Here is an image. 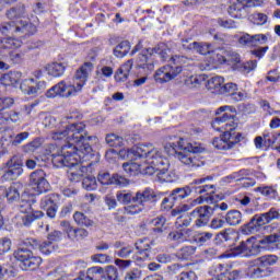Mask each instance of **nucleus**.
I'll list each match as a JSON object with an SVG mask.
<instances>
[{
    "label": "nucleus",
    "instance_id": "22",
    "mask_svg": "<svg viewBox=\"0 0 280 280\" xmlns=\"http://www.w3.org/2000/svg\"><path fill=\"white\" fill-rule=\"evenodd\" d=\"M152 242L149 238H140L136 242L137 254L133 256V260L137 264H141V261H148L150 259V246Z\"/></svg>",
    "mask_w": 280,
    "mask_h": 280
},
{
    "label": "nucleus",
    "instance_id": "30",
    "mask_svg": "<svg viewBox=\"0 0 280 280\" xmlns=\"http://www.w3.org/2000/svg\"><path fill=\"white\" fill-rule=\"evenodd\" d=\"M5 196L9 202H14L21 198V192H19V187L16 185L11 186L8 190L5 187H0V196Z\"/></svg>",
    "mask_w": 280,
    "mask_h": 280
},
{
    "label": "nucleus",
    "instance_id": "56",
    "mask_svg": "<svg viewBox=\"0 0 280 280\" xmlns=\"http://www.w3.org/2000/svg\"><path fill=\"white\" fill-rule=\"evenodd\" d=\"M213 237V233L210 232H201L197 235V242L198 244H207V242H210V240Z\"/></svg>",
    "mask_w": 280,
    "mask_h": 280
},
{
    "label": "nucleus",
    "instance_id": "1",
    "mask_svg": "<svg viewBox=\"0 0 280 280\" xmlns=\"http://www.w3.org/2000/svg\"><path fill=\"white\" fill-rule=\"evenodd\" d=\"M84 128H86L84 122L70 124L66 125L65 129L50 135L52 141L65 143L59 153L52 154V164L55 167H68V177L72 183H80L89 174L91 164L88 166L82 164L85 161H91V156H93V148L89 141L97 139L88 137Z\"/></svg>",
    "mask_w": 280,
    "mask_h": 280
},
{
    "label": "nucleus",
    "instance_id": "33",
    "mask_svg": "<svg viewBox=\"0 0 280 280\" xmlns=\"http://www.w3.org/2000/svg\"><path fill=\"white\" fill-rule=\"evenodd\" d=\"M130 51V42L122 40L114 48V56L116 58H124L128 56Z\"/></svg>",
    "mask_w": 280,
    "mask_h": 280
},
{
    "label": "nucleus",
    "instance_id": "25",
    "mask_svg": "<svg viewBox=\"0 0 280 280\" xmlns=\"http://www.w3.org/2000/svg\"><path fill=\"white\" fill-rule=\"evenodd\" d=\"M97 180L101 185H119V187H126L128 185V179L119 174L110 176L109 173H100Z\"/></svg>",
    "mask_w": 280,
    "mask_h": 280
},
{
    "label": "nucleus",
    "instance_id": "48",
    "mask_svg": "<svg viewBox=\"0 0 280 280\" xmlns=\"http://www.w3.org/2000/svg\"><path fill=\"white\" fill-rule=\"evenodd\" d=\"M39 250L43 255H51L56 250V245L51 243V241L44 242L39 245Z\"/></svg>",
    "mask_w": 280,
    "mask_h": 280
},
{
    "label": "nucleus",
    "instance_id": "27",
    "mask_svg": "<svg viewBox=\"0 0 280 280\" xmlns=\"http://www.w3.org/2000/svg\"><path fill=\"white\" fill-rule=\"evenodd\" d=\"M137 69L142 70V73L148 75L154 71V61L145 54H140L137 59Z\"/></svg>",
    "mask_w": 280,
    "mask_h": 280
},
{
    "label": "nucleus",
    "instance_id": "44",
    "mask_svg": "<svg viewBox=\"0 0 280 280\" xmlns=\"http://www.w3.org/2000/svg\"><path fill=\"white\" fill-rule=\"evenodd\" d=\"M73 220L79 224V226H91V220L84 215L82 212H75L73 214Z\"/></svg>",
    "mask_w": 280,
    "mask_h": 280
},
{
    "label": "nucleus",
    "instance_id": "60",
    "mask_svg": "<svg viewBox=\"0 0 280 280\" xmlns=\"http://www.w3.org/2000/svg\"><path fill=\"white\" fill-rule=\"evenodd\" d=\"M235 91H237V84L230 82L223 85L222 92L226 93L228 95L232 96Z\"/></svg>",
    "mask_w": 280,
    "mask_h": 280
},
{
    "label": "nucleus",
    "instance_id": "7",
    "mask_svg": "<svg viewBox=\"0 0 280 280\" xmlns=\"http://www.w3.org/2000/svg\"><path fill=\"white\" fill-rule=\"evenodd\" d=\"M23 14H25V5L23 4L19 5L18 8H12L10 11H8V19L11 21L15 19V21L3 24L1 27L2 34H8V32L24 34L25 36L36 34V25L28 23V21L23 18Z\"/></svg>",
    "mask_w": 280,
    "mask_h": 280
},
{
    "label": "nucleus",
    "instance_id": "3",
    "mask_svg": "<svg viewBox=\"0 0 280 280\" xmlns=\"http://www.w3.org/2000/svg\"><path fill=\"white\" fill-rule=\"evenodd\" d=\"M224 113L222 117H218L212 121V128L218 132H223L220 138L212 140L215 150H231L233 145L242 141V133L233 132L235 130V107L225 105L217 110V115Z\"/></svg>",
    "mask_w": 280,
    "mask_h": 280
},
{
    "label": "nucleus",
    "instance_id": "5",
    "mask_svg": "<svg viewBox=\"0 0 280 280\" xmlns=\"http://www.w3.org/2000/svg\"><path fill=\"white\" fill-rule=\"evenodd\" d=\"M91 71H93V63H83L77 70L72 80H61L46 92V97L49 100H54V97H78L82 89L86 85Z\"/></svg>",
    "mask_w": 280,
    "mask_h": 280
},
{
    "label": "nucleus",
    "instance_id": "45",
    "mask_svg": "<svg viewBox=\"0 0 280 280\" xmlns=\"http://www.w3.org/2000/svg\"><path fill=\"white\" fill-rule=\"evenodd\" d=\"M196 254V247L185 246L180 248L177 253L179 259H189L192 255Z\"/></svg>",
    "mask_w": 280,
    "mask_h": 280
},
{
    "label": "nucleus",
    "instance_id": "31",
    "mask_svg": "<svg viewBox=\"0 0 280 280\" xmlns=\"http://www.w3.org/2000/svg\"><path fill=\"white\" fill-rule=\"evenodd\" d=\"M225 222L229 226H237V224H242V212L238 210L228 211Z\"/></svg>",
    "mask_w": 280,
    "mask_h": 280
},
{
    "label": "nucleus",
    "instance_id": "15",
    "mask_svg": "<svg viewBox=\"0 0 280 280\" xmlns=\"http://www.w3.org/2000/svg\"><path fill=\"white\" fill-rule=\"evenodd\" d=\"M154 144L152 143H141L132 147L131 149H121L118 152V159L126 161V159H137V156H148L154 152Z\"/></svg>",
    "mask_w": 280,
    "mask_h": 280
},
{
    "label": "nucleus",
    "instance_id": "62",
    "mask_svg": "<svg viewBox=\"0 0 280 280\" xmlns=\"http://www.w3.org/2000/svg\"><path fill=\"white\" fill-rule=\"evenodd\" d=\"M178 280H198V276L194 271H184L178 276Z\"/></svg>",
    "mask_w": 280,
    "mask_h": 280
},
{
    "label": "nucleus",
    "instance_id": "23",
    "mask_svg": "<svg viewBox=\"0 0 280 280\" xmlns=\"http://www.w3.org/2000/svg\"><path fill=\"white\" fill-rule=\"evenodd\" d=\"M183 46L186 49H190V51H196L197 54H201V56H207L206 60L201 63H199V69L200 67H202V65H207L209 63L211 59L212 54H215V51L211 50V44H207V43H198V42H194L191 44H189L188 46L183 44Z\"/></svg>",
    "mask_w": 280,
    "mask_h": 280
},
{
    "label": "nucleus",
    "instance_id": "14",
    "mask_svg": "<svg viewBox=\"0 0 280 280\" xmlns=\"http://www.w3.org/2000/svg\"><path fill=\"white\" fill-rule=\"evenodd\" d=\"M13 257L16 261H20L22 270H36V268H38L43 262L40 257L34 256L32 250L24 247L18 248L13 253Z\"/></svg>",
    "mask_w": 280,
    "mask_h": 280
},
{
    "label": "nucleus",
    "instance_id": "28",
    "mask_svg": "<svg viewBox=\"0 0 280 280\" xmlns=\"http://www.w3.org/2000/svg\"><path fill=\"white\" fill-rule=\"evenodd\" d=\"M48 75L52 78H62L65 71H67V65L62 62H51L45 67Z\"/></svg>",
    "mask_w": 280,
    "mask_h": 280
},
{
    "label": "nucleus",
    "instance_id": "42",
    "mask_svg": "<svg viewBox=\"0 0 280 280\" xmlns=\"http://www.w3.org/2000/svg\"><path fill=\"white\" fill-rule=\"evenodd\" d=\"M116 198L121 205H128V202H132L135 200L132 192H128L126 190L118 191L116 194Z\"/></svg>",
    "mask_w": 280,
    "mask_h": 280
},
{
    "label": "nucleus",
    "instance_id": "17",
    "mask_svg": "<svg viewBox=\"0 0 280 280\" xmlns=\"http://www.w3.org/2000/svg\"><path fill=\"white\" fill-rule=\"evenodd\" d=\"M7 170L3 174L4 180H16L19 176L23 175V159L19 155H13L7 162Z\"/></svg>",
    "mask_w": 280,
    "mask_h": 280
},
{
    "label": "nucleus",
    "instance_id": "43",
    "mask_svg": "<svg viewBox=\"0 0 280 280\" xmlns=\"http://www.w3.org/2000/svg\"><path fill=\"white\" fill-rule=\"evenodd\" d=\"M187 86L190 89H198L205 84V77L202 75H192L186 81Z\"/></svg>",
    "mask_w": 280,
    "mask_h": 280
},
{
    "label": "nucleus",
    "instance_id": "34",
    "mask_svg": "<svg viewBox=\"0 0 280 280\" xmlns=\"http://www.w3.org/2000/svg\"><path fill=\"white\" fill-rule=\"evenodd\" d=\"M60 226L62 229V231H65V233H67L68 237H75V234L78 233L79 235H85L88 236L89 233L86 232V230H75L71 226V223H69L68 221H61Z\"/></svg>",
    "mask_w": 280,
    "mask_h": 280
},
{
    "label": "nucleus",
    "instance_id": "41",
    "mask_svg": "<svg viewBox=\"0 0 280 280\" xmlns=\"http://www.w3.org/2000/svg\"><path fill=\"white\" fill-rule=\"evenodd\" d=\"M21 118L19 117V113L16 112H4L1 113L0 116V126H3L7 121H13L14 124L19 121Z\"/></svg>",
    "mask_w": 280,
    "mask_h": 280
},
{
    "label": "nucleus",
    "instance_id": "38",
    "mask_svg": "<svg viewBox=\"0 0 280 280\" xmlns=\"http://www.w3.org/2000/svg\"><path fill=\"white\" fill-rule=\"evenodd\" d=\"M171 195L177 202V200H184V198L189 197L191 195V188L189 187L176 188L171 192Z\"/></svg>",
    "mask_w": 280,
    "mask_h": 280
},
{
    "label": "nucleus",
    "instance_id": "47",
    "mask_svg": "<svg viewBox=\"0 0 280 280\" xmlns=\"http://www.w3.org/2000/svg\"><path fill=\"white\" fill-rule=\"evenodd\" d=\"M257 189L262 196H266V198H277V189H275L273 187L262 186L258 187Z\"/></svg>",
    "mask_w": 280,
    "mask_h": 280
},
{
    "label": "nucleus",
    "instance_id": "36",
    "mask_svg": "<svg viewBox=\"0 0 280 280\" xmlns=\"http://www.w3.org/2000/svg\"><path fill=\"white\" fill-rule=\"evenodd\" d=\"M106 143L110 148H124V145H126V140L115 133H109L106 136Z\"/></svg>",
    "mask_w": 280,
    "mask_h": 280
},
{
    "label": "nucleus",
    "instance_id": "63",
    "mask_svg": "<svg viewBox=\"0 0 280 280\" xmlns=\"http://www.w3.org/2000/svg\"><path fill=\"white\" fill-rule=\"evenodd\" d=\"M125 280H141V270L135 269L127 272Z\"/></svg>",
    "mask_w": 280,
    "mask_h": 280
},
{
    "label": "nucleus",
    "instance_id": "24",
    "mask_svg": "<svg viewBox=\"0 0 280 280\" xmlns=\"http://www.w3.org/2000/svg\"><path fill=\"white\" fill-rule=\"evenodd\" d=\"M58 195H48L42 198L39 207L44 209L48 215V218H56V213H58Z\"/></svg>",
    "mask_w": 280,
    "mask_h": 280
},
{
    "label": "nucleus",
    "instance_id": "10",
    "mask_svg": "<svg viewBox=\"0 0 280 280\" xmlns=\"http://www.w3.org/2000/svg\"><path fill=\"white\" fill-rule=\"evenodd\" d=\"M209 189H213V185H203L196 187V194H201V196L195 200H192L190 203H186L180 207V209L173 210L172 215H178L180 211H189L191 207H196L197 205H202V202L213 203L218 202V200H222V197L220 195H215L214 191H209ZM206 194V195H202Z\"/></svg>",
    "mask_w": 280,
    "mask_h": 280
},
{
    "label": "nucleus",
    "instance_id": "55",
    "mask_svg": "<svg viewBox=\"0 0 280 280\" xmlns=\"http://www.w3.org/2000/svg\"><path fill=\"white\" fill-rule=\"evenodd\" d=\"M278 259L279 258L276 255L262 256L260 257V264H262V266H275Z\"/></svg>",
    "mask_w": 280,
    "mask_h": 280
},
{
    "label": "nucleus",
    "instance_id": "40",
    "mask_svg": "<svg viewBox=\"0 0 280 280\" xmlns=\"http://www.w3.org/2000/svg\"><path fill=\"white\" fill-rule=\"evenodd\" d=\"M25 55L21 51H9L8 56L4 58L7 62H11L12 65H21L23 62V57Z\"/></svg>",
    "mask_w": 280,
    "mask_h": 280
},
{
    "label": "nucleus",
    "instance_id": "9",
    "mask_svg": "<svg viewBox=\"0 0 280 280\" xmlns=\"http://www.w3.org/2000/svg\"><path fill=\"white\" fill-rule=\"evenodd\" d=\"M163 194L154 191L151 188L144 189L142 192L139 191L133 197L132 203L125 207V213L127 215H137L145 209V202L154 201L156 198H161Z\"/></svg>",
    "mask_w": 280,
    "mask_h": 280
},
{
    "label": "nucleus",
    "instance_id": "13",
    "mask_svg": "<svg viewBox=\"0 0 280 280\" xmlns=\"http://www.w3.org/2000/svg\"><path fill=\"white\" fill-rule=\"evenodd\" d=\"M32 202H34V197H30L27 192H24L20 203V213H22L21 218L24 226H30L32 222L39 220V218H43L44 215L43 211L32 210Z\"/></svg>",
    "mask_w": 280,
    "mask_h": 280
},
{
    "label": "nucleus",
    "instance_id": "51",
    "mask_svg": "<svg viewBox=\"0 0 280 280\" xmlns=\"http://www.w3.org/2000/svg\"><path fill=\"white\" fill-rule=\"evenodd\" d=\"M105 278L106 280H118L119 273H117V269L113 266H107L105 268Z\"/></svg>",
    "mask_w": 280,
    "mask_h": 280
},
{
    "label": "nucleus",
    "instance_id": "2",
    "mask_svg": "<svg viewBox=\"0 0 280 280\" xmlns=\"http://www.w3.org/2000/svg\"><path fill=\"white\" fill-rule=\"evenodd\" d=\"M133 160L138 162L129 161L122 164L124 172L129 176L156 174L161 183H176L178 179L176 173L170 172V160L163 154L162 149L155 147L149 155L137 156Z\"/></svg>",
    "mask_w": 280,
    "mask_h": 280
},
{
    "label": "nucleus",
    "instance_id": "46",
    "mask_svg": "<svg viewBox=\"0 0 280 280\" xmlns=\"http://www.w3.org/2000/svg\"><path fill=\"white\" fill-rule=\"evenodd\" d=\"M42 145H43V140H40V138H36L32 142L24 145V152H28V153L36 152V150H38V148H40Z\"/></svg>",
    "mask_w": 280,
    "mask_h": 280
},
{
    "label": "nucleus",
    "instance_id": "58",
    "mask_svg": "<svg viewBox=\"0 0 280 280\" xmlns=\"http://www.w3.org/2000/svg\"><path fill=\"white\" fill-rule=\"evenodd\" d=\"M105 159L108 163H117V159H119V153L115 151V149H109L105 153Z\"/></svg>",
    "mask_w": 280,
    "mask_h": 280
},
{
    "label": "nucleus",
    "instance_id": "39",
    "mask_svg": "<svg viewBox=\"0 0 280 280\" xmlns=\"http://www.w3.org/2000/svg\"><path fill=\"white\" fill-rule=\"evenodd\" d=\"M148 226H153V231L158 233H163V228L165 226V218L158 217L153 220L147 221Z\"/></svg>",
    "mask_w": 280,
    "mask_h": 280
},
{
    "label": "nucleus",
    "instance_id": "64",
    "mask_svg": "<svg viewBox=\"0 0 280 280\" xmlns=\"http://www.w3.org/2000/svg\"><path fill=\"white\" fill-rule=\"evenodd\" d=\"M168 240L171 242H185V236L180 232H171L168 234Z\"/></svg>",
    "mask_w": 280,
    "mask_h": 280
},
{
    "label": "nucleus",
    "instance_id": "49",
    "mask_svg": "<svg viewBox=\"0 0 280 280\" xmlns=\"http://www.w3.org/2000/svg\"><path fill=\"white\" fill-rule=\"evenodd\" d=\"M12 248V241L8 237L0 238V255H5V253H10Z\"/></svg>",
    "mask_w": 280,
    "mask_h": 280
},
{
    "label": "nucleus",
    "instance_id": "11",
    "mask_svg": "<svg viewBox=\"0 0 280 280\" xmlns=\"http://www.w3.org/2000/svg\"><path fill=\"white\" fill-rule=\"evenodd\" d=\"M240 62H242L240 54L233 50L228 51L225 57L218 52H212L210 61L200 66V71H213V69H218L220 65H230L235 67V65H240Z\"/></svg>",
    "mask_w": 280,
    "mask_h": 280
},
{
    "label": "nucleus",
    "instance_id": "20",
    "mask_svg": "<svg viewBox=\"0 0 280 280\" xmlns=\"http://www.w3.org/2000/svg\"><path fill=\"white\" fill-rule=\"evenodd\" d=\"M270 38V34H256L250 35L248 33H244L238 38V44L243 47H259V45H266Z\"/></svg>",
    "mask_w": 280,
    "mask_h": 280
},
{
    "label": "nucleus",
    "instance_id": "35",
    "mask_svg": "<svg viewBox=\"0 0 280 280\" xmlns=\"http://www.w3.org/2000/svg\"><path fill=\"white\" fill-rule=\"evenodd\" d=\"M237 240V232L228 229L217 234V242H235Z\"/></svg>",
    "mask_w": 280,
    "mask_h": 280
},
{
    "label": "nucleus",
    "instance_id": "19",
    "mask_svg": "<svg viewBox=\"0 0 280 280\" xmlns=\"http://www.w3.org/2000/svg\"><path fill=\"white\" fill-rule=\"evenodd\" d=\"M23 43L20 39L16 38H4L0 42V54H3V49H19ZM7 56L5 55H0V69L2 71H8L10 69V61L5 60Z\"/></svg>",
    "mask_w": 280,
    "mask_h": 280
},
{
    "label": "nucleus",
    "instance_id": "29",
    "mask_svg": "<svg viewBox=\"0 0 280 280\" xmlns=\"http://www.w3.org/2000/svg\"><path fill=\"white\" fill-rule=\"evenodd\" d=\"M132 70V60H128L124 63L115 73L114 78L116 82H126Z\"/></svg>",
    "mask_w": 280,
    "mask_h": 280
},
{
    "label": "nucleus",
    "instance_id": "6",
    "mask_svg": "<svg viewBox=\"0 0 280 280\" xmlns=\"http://www.w3.org/2000/svg\"><path fill=\"white\" fill-rule=\"evenodd\" d=\"M164 152H166L168 156L177 158L188 170H196L202 165V161H200L196 154L205 152V147L197 142L191 143L179 138L176 142H168L164 145Z\"/></svg>",
    "mask_w": 280,
    "mask_h": 280
},
{
    "label": "nucleus",
    "instance_id": "26",
    "mask_svg": "<svg viewBox=\"0 0 280 280\" xmlns=\"http://www.w3.org/2000/svg\"><path fill=\"white\" fill-rule=\"evenodd\" d=\"M21 80H23V72L11 71L0 78V83L3 84V86H16Z\"/></svg>",
    "mask_w": 280,
    "mask_h": 280
},
{
    "label": "nucleus",
    "instance_id": "8",
    "mask_svg": "<svg viewBox=\"0 0 280 280\" xmlns=\"http://www.w3.org/2000/svg\"><path fill=\"white\" fill-rule=\"evenodd\" d=\"M268 246L270 244H275L277 248H280V229L276 230L273 233H271L268 236H265L264 238L259 240L257 242V238L252 237L248 238L246 242H242L232 253L233 257H253L255 255H259L260 253V246Z\"/></svg>",
    "mask_w": 280,
    "mask_h": 280
},
{
    "label": "nucleus",
    "instance_id": "54",
    "mask_svg": "<svg viewBox=\"0 0 280 280\" xmlns=\"http://www.w3.org/2000/svg\"><path fill=\"white\" fill-rule=\"evenodd\" d=\"M30 138V132L27 131H24V132H21V133H18L12 140H11V143L12 145H21V143L23 141H26V139Z\"/></svg>",
    "mask_w": 280,
    "mask_h": 280
},
{
    "label": "nucleus",
    "instance_id": "53",
    "mask_svg": "<svg viewBox=\"0 0 280 280\" xmlns=\"http://www.w3.org/2000/svg\"><path fill=\"white\" fill-rule=\"evenodd\" d=\"M174 205H176V199L172 194L162 200V209H165L166 211L173 209Z\"/></svg>",
    "mask_w": 280,
    "mask_h": 280
},
{
    "label": "nucleus",
    "instance_id": "50",
    "mask_svg": "<svg viewBox=\"0 0 280 280\" xmlns=\"http://www.w3.org/2000/svg\"><path fill=\"white\" fill-rule=\"evenodd\" d=\"M218 24L224 30H235L237 27V22L229 19H219Z\"/></svg>",
    "mask_w": 280,
    "mask_h": 280
},
{
    "label": "nucleus",
    "instance_id": "21",
    "mask_svg": "<svg viewBox=\"0 0 280 280\" xmlns=\"http://www.w3.org/2000/svg\"><path fill=\"white\" fill-rule=\"evenodd\" d=\"M266 224H270L268 214H256L247 224L242 226V233L245 235H248V233H257L260 231L261 226H266Z\"/></svg>",
    "mask_w": 280,
    "mask_h": 280
},
{
    "label": "nucleus",
    "instance_id": "59",
    "mask_svg": "<svg viewBox=\"0 0 280 280\" xmlns=\"http://www.w3.org/2000/svg\"><path fill=\"white\" fill-rule=\"evenodd\" d=\"M92 261L95 264H108V261H110V257L105 254H95L92 256Z\"/></svg>",
    "mask_w": 280,
    "mask_h": 280
},
{
    "label": "nucleus",
    "instance_id": "52",
    "mask_svg": "<svg viewBox=\"0 0 280 280\" xmlns=\"http://www.w3.org/2000/svg\"><path fill=\"white\" fill-rule=\"evenodd\" d=\"M246 171H240V173H233L232 175H228L222 178V183H235V180H243L242 177L243 174H245Z\"/></svg>",
    "mask_w": 280,
    "mask_h": 280
},
{
    "label": "nucleus",
    "instance_id": "57",
    "mask_svg": "<svg viewBox=\"0 0 280 280\" xmlns=\"http://www.w3.org/2000/svg\"><path fill=\"white\" fill-rule=\"evenodd\" d=\"M132 253V247L130 245L121 247L119 250L115 252V255L117 257H121L122 259H126L127 257H130V254Z\"/></svg>",
    "mask_w": 280,
    "mask_h": 280
},
{
    "label": "nucleus",
    "instance_id": "37",
    "mask_svg": "<svg viewBox=\"0 0 280 280\" xmlns=\"http://www.w3.org/2000/svg\"><path fill=\"white\" fill-rule=\"evenodd\" d=\"M82 187L86 191H95V189H97V179H95V176L88 173L83 178Z\"/></svg>",
    "mask_w": 280,
    "mask_h": 280
},
{
    "label": "nucleus",
    "instance_id": "18",
    "mask_svg": "<svg viewBox=\"0 0 280 280\" xmlns=\"http://www.w3.org/2000/svg\"><path fill=\"white\" fill-rule=\"evenodd\" d=\"M20 89L25 95H38V93H43V91L47 89V82L37 81L34 78H28L22 80L20 83Z\"/></svg>",
    "mask_w": 280,
    "mask_h": 280
},
{
    "label": "nucleus",
    "instance_id": "32",
    "mask_svg": "<svg viewBox=\"0 0 280 280\" xmlns=\"http://www.w3.org/2000/svg\"><path fill=\"white\" fill-rule=\"evenodd\" d=\"M222 84H224V78L212 77L206 82V88L208 91H214V93H218V91H222Z\"/></svg>",
    "mask_w": 280,
    "mask_h": 280
},
{
    "label": "nucleus",
    "instance_id": "16",
    "mask_svg": "<svg viewBox=\"0 0 280 280\" xmlns=\"http://www.w3.org/2000/svg\"><path fill=\"white\" fill-rule=\"evenodd\" d=\"M45 176V171L43 170L35 171L31 174L30 186L35 196H39V194L49 191V182H47Z\"/></svg>",
    "mask_w": 280,
    "mask_h": 280
},
{
    "label": "nucleus",
    "instance_id": "12",
    "mask_svg": "<svg viewBox=\"0 0 280 280\" xmlns=\"http://www.w3.org/2000/svg\"><path fill=\"white\" fill-rule=\"evenodd\" d=\"M211 215H213V210L211 207H198L190 213V217H186L184 220L183 217H179L176 224H179V226H189L192 221L196 226H205V224L209 222V218H211Z\"/></svg>",
    "mask_w": 280,
    "mask_h": 280
},
{
    "label": "nucleus",
    "instance_id": "61",
    "mask_svg": "<svg viewBox=\"0 0 280 280\" xmlns=\"http://www.w3.org/2000/svg\"><path fill=\"white\" fill-rule=\"evenodd\" d=\"M224 224H226V221H224L220 218H214V219H212V221L210 223V229L218 231V229L224 228Z\"/></svg>",
    "mask_w": 280,
    "mask_h": 280
},
{
    "label": "nucleus",
    "instance_id": "4",
    "mask_svg": "<svg viewBox=\"0 0 280 280\" xmlns=\"http://www.w3.org/2000/svg\"><path fill=\"white\" fill-rule=\"evenodd\" d=\"M150 56L158 54L163 62L170 60L171 63L165 65L158 69L153 75L158 84H167L172 80H176L180 73H183V63L185 62V57L172 56V50L165 44H159L155 48L147 49Z\"/></svg>",
    "mask_w": 280,
    "mask_h": 280
}]
</instances>
